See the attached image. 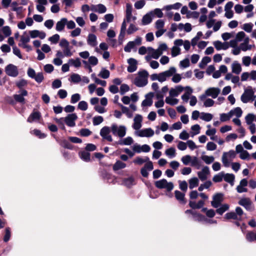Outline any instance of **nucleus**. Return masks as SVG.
<instances>
[{"instance_id":"774afa93","label":"nucleus","mask_w":256,"mask_h":256,"mask_svg":"<svg viewBox=\"0 0 256 256\" xmlns=\"http://www.w3.org/2000/svg\"><path fill=\"white\" fill-rule=\"evenodd\" d=\"M2 31L6 37L10 36L12 34L11 30L8 26H4L2 29Z\"/></svg>"},{"instance_id":"412c9836","label":"nucleus","mask_w":256,"mask_h":256,"mask_svg":"<svg viewBox=\"0 0 256 256\" xmlns=\"http://www.w3.org/2000/svg\"><path fill=\"white\" fill-rule=\"evenodd\" d=\"M186 214H190L192 215L193 218L194 220L202 221L204 220L205 218L204 216L200 214H198L196 212L191 210H188L185 212Z\"/></svg>"},{"instance_id":"aec40b11","label":"nucleus","mask_w":256,"mask_h":256,"mask_svg":"<svg viewBox=\"0 0 256 256\" xmlns=\"http://www.w3.org/2000/svg\"><path fill=\"white\" fill-rule=\"evenodd\" d=\"M154 96V94L150 92L146 96V98L144 100L142 103V106H150L152 104V98Z\"/></svg>"},{"instance_id":"7ed1b4c3","label":"nucleus","mask_w":256,"mask_h":256,"mask_svg":"<svg viewBox=\"0 0 256 256\" xmlns=\"http://www.w3.org/2000/svg\"><path fill=\"white\" fill-rule=\"evenodd\" d=\"M126 128L124 126H118L116 124H112L111 126V132L115 136L122 138L126 134Z\"/></svg>"},{"instance_id":"49530a36","label":"nucleus","mask_w":256,"mask_h":256,"mask_svg":"<svg viewBox=\"0 0 256 256\" xmlns=\"http://www.w3.org/2000/svg\"><path fill=\"white\" fill-rule=\"evenodd\" d=\"M16 86L20 89V90H24L23 88L27 86L28 82L24 79H22L17 81L16 82Z\"/></svg>"},{"instance_id":"bb28decb","label":"nucleus","mask_w":256,"mask_h":256,"mask_svg":"<svg viewBox=\"0 0 256 256\" xmlns=\"http://www.w3.org/2000/svg\"><path fill=\"white\" fill-rule=\"evenodd\" d=\"M214 45L217 50H226L228 48V45L227 43H222L219 40L216 41L214 42Z\"/></svg>"},{"instance_id":"f03ea898","label":"nucleus","mask_w":256,"mask_h":256,"mask_svg":"<svg viewBox=\"0 0 256 256\" xmlns=\"http://www.w3.org/2000/svg\"><path fill=\"white\" fill-rule=\"evenodd\" d=\"M244 212L240 207L237 206L236 208L235 212H231L226 213L224 218L226 220L232 219L236 220H242Z\"/></svg>"},{"instance_id":"ea45409f","label":"nucleus","mask_w":256,"mask_h":256,"mask_svg":"<svg viewBox=\"0 0 256 256\" xmlns=\"http://www.w3.org/2000/svg\"><path fill=\"white\" fill-rule=\"evenodd\" d=\"M68 64L73 66L76 68H79L81 66V62L79 58H76L75 60L71 58L68 60Z\"/></svg>"},{"instance_id":"423d86ee","label":"nucleus","mask_w":256,"mask_h":256,"mask_svg":"<svg viewBox=\"0 0 256 256\" xmlns=\"http://www.w3.org/2000/svg\"><path fill=\"white\" fill-rule=\"evenodd\" d=\"M6 74L12 77H16L18 74V68L13 64H9L5 68Z\"/></svg>"},{"instance_id":"9b49d317","label":"nucleus","mask_w":256,"mask_h":256,"mask_svg":"<svg viewBox=\"0 0 256 256\" xmlns=\"http://www.w3.org/2000/svg\"><path fill=\"white\" fill-rule=\"evenodd\" d=\"M19 94H15L14 95V100L18 102L25 104V98L24 96H26L28 94L27 90H21L18 92Z\"/></svg>"},{"instance_id":"c756f323","label":"nucleus","mask_w":256,"mask_h":256,"mask_svg":"<svg viewBox=\"0 0 256 256\" xmlns=\"http://www.w3.org/2000/svg\"><path fill=\"white\" fill-rule=\"evenodd\" d=\"M234 174H225L224 173V180L230 183L231 185H233L234 184Z\"/></svg>"},{"instance_id":"e2e57ef3","label":"nucleus","mask_w":256,"mask_h":256,"mask_svg":"<svg viewBox=\"0 0 256 256\" xmlns=\"http://www.w3.org/2000/svg\"><path fill=\"white\" fill-rule=\"evenodd\" d=\"M33 79H34L38 83H41L44 79L42 72H38L35 75Z\"/></svg>"},{"instance_id":"0eeeda50","label":"nucleus","mask_w":256,"mask_h":256,"mask_svg":"<svg viewBox=\"0 0 256 256\" xmlns=\"http://www.w3.org/2000/svg\"><path fill=\"white\" fill-rule=\"evenodd\" d=\"M176 72L174 67H170L168 70L160 72L161 82L166 81L167 78L172 76Z\"/></svg>"},{"instance_id":"2f4dec72","label":"nucleus","mask_w":256,"mask_h":256,"mask_svg":"<svg viewBox=\"0 0 256 256\" xmlns=\"http://www.w3.org/2000/svg\"><path fill=\"white\" fill-rule=\"evenodd\" d=\"M186 89L188 90V91L186 92L182 96V99L185 102H188L190 98V96L192 92V90L190 86H186Z\"/></svg>"},{"instance_id":"cd10ccee","label":"nucleus","mask_w":256,"mask_h":256,"mask_svg":"<svg viewBox=\"0 0 256 256\" xmlns=\"http://www.w3.org/2000/svg\"><path fill=\"white\" fill-rule=\"evenodd\" d=\"M134 142L133 139L130 136H128L125 138L120 140L118 144L122 146H130Z\"/></svg>"},{"instance_id":"4468645a","label":"nucleus","mask_w":256,"mask_h":256,"mask_svg":"<svg viewBox=\"0 0 256 256\" xmlns=\"http://www.w3.org/2000/svg\"><path fill=\"white\" fill-rule=\"evenodd\" d=\"M238 203L248 210H252L254 209L252 202L249 198H242L238 201Z\"/></svg>"},{"instance_id":"052dcab7","label":"nucleus","mask_w":256,"mask_h":256,"mask_svg":"<svg viewBox=\"0 0 256 256\" xmlns=\"http://www.w3.org/2000/svg\"><path fill=\"white\" fill-rule=\"evenodd\" d=\"M232 116V114H230V112L228 114H222L220 115V120L221 122H226Z\"/></svg>"},{"instance_id":"5fc2aeb1","label":"nucleus","mask_w":256,"mask_h":256,"mask_svg":"<svg viewBox=\"0 0 256 256\" xmlns=\"http://www.w3.org/2000/svg\"><path fill=\"white\" fill-rule=\"evenodd\" d=\"M54 120L56 122V123L58 124V125L59 126L60 128L61 129H62L63 130H66V127H65L64 124V118H54Z\"/></svg>"},{"instance_id":"4c0bfd02","label":"nucleus","mask_w":256,"mask_h":256,"mask_svg":"<svg viewBox=\"0 0 256 256\" xmlns=\"http://www.w3.org/2000/svg\"><path fill=\"white\" fill-rule=\"evenodd\" d=\"M188 182L190 189H192L198 185V179L196 177L190 178Z\"/></svg>"},{"instance_id":"09e8293b","label":"nucleus","mask_w":256,"mask_h":256,"mask_svg":"<svg viewBox=\"0 0 256 256\" xmlns=\"http://www.w3.org/2000/svg\"><path fill=\"white\" fill-rule=\"evenodd\" d=\"M135 46V43L134 41L129 42L124 48L126 52H130Z\"/></svg>"},{"instance_id":"0e129e2a","label":"nucleus","mask_w":256,"mask_h":256,"mask_svg":"<svg viewBox=\"0 0 256 256\" xmlns=\"http://www.w3.org/2000/svg\"><path fill=\"white\" fill-rule=\"evenodd\" d=\"M88 106L87 102L84 100L80 101L78 103V109H80L82 110H83V111L86 110L88 109Z\"/></svg>"},{"instance_id":"13d9d810","label":"nucleus","mask_w":256,"mask_h":256,"mask_svg":"<svg viewBox=\"0 0 256 256\" xmlns=\"http://www.w3.org/2000/svg\"><path fill=\"white\" fill-rule=\"evenodd\" d=\"M104 121V118L102 116H96L93 118L92 123L94 126H98L100 124Z\"/></svg>"},{"instance_id":"a19ab883","label":"nucleus","mask_w":256,"mask_h":256,"mask_svg":"<svg viewBox=\"0 0 256 256\" xmlns=\"http://www.w3.org/2000/svg\"><path fill=\"white\" fill-rule=\"evenodd\" d=\"M200 163V161L198 160V158L197 157L194 156L192 158L190 164L192 166H194L197 169H199L201 166Z\"/></svg>"},{"instance_id":"1a4fd4ad","label":"nucleus","mask_w":256,"mask_h":256,"mask_svg":"<svg viewBox=\"0 0 256 256\" xmlns=\"http://www.w3.org/2000/svg\"><path fill=\"white\" fill-rule=\"evenodd\" d=\"M154 132L151 128H146L135 132L136 136L140 137H151Z\"/></svg>"},{"instance_id":"680f3d73","label":"nucleus","mask_w":256,"mask_h":256,"mask_svg":"<svg viewBox=\"0 0 256 256\" xmlns=\"http://www.w3.org/2000/svg\"><path fill=\"white\" fill-rule=\"evenodd\" d=\"M80 134L82 136H88L92 134V132L89 129L85 128L80 130Z\"/></svg>"},{"instance_id":"e433bc0d","label":"nucleus","mask_w":256,"mask_h":256,"mask_svg":"<svg viewBox=\"0 0 256 256\" xmlns=\"http://www.w3.org/2000/svg\"><path fill=\"white\" fill-rule=\"evenodd\" d=\"M212 118L213 116L212 114L204 112L201 113V116H200V119L206 122L210 121L212 119Z\"/></svg>"},{"instance_id":"37998d69","label":"nucleus","mask_w":256,"mask_h":256,"mask_svg":"<svg viewBox=\"0 0 256 256\" xmlns=\"http://www.w3.org/2000/svg\"><path fill=\"white\" fill-rule=\"evenodd\" d=\"M230 112L232 116L234 115L238 118L242 116V110L240 107H237L234 110H231Z\"/></svg>"},{"instance_id":"c9c22d12","label":"nucleus","mask_w":256,"mask_h":256,"mask_svg":"<svg viewBox=\"0 0 256 256\" xmlns=\"http://www.w3.org/2000/svg\"><path fill=\"white\" fill-rule=\"evenodd\" d=\"M126 167V164L120 160H118L113 166L114 170H118Z\"/></svg>"},{"instance_id":"ddd939ff","label":"nucleus","mask_w":256,"mask_h":256,"mask_svg":"<svg viewBox=\"0 0 256 256\" xmlns=\"http://www.w3.org/2000/svg\"><path fill=\"white\" fill-rule=\"evenodd\" d=\"M154 168L153 164L152 162H148L146 163L144 166L142 167L140 170V174L142 176L147 178L148 176V171H150Z\"/></svg>"},{"instance_id":"393cba45","label":"nucleus","mask_w":256,"mask_h":256,"mask_svg":"<svg viewBox=\"0 0 256 256\" xmlns=\"http://www.w3.org/2000/svg\"><path fill=\"white\" fill-rule=\"evenodd\" d=\"M87 42L91 46H96L97 45L96 36V35L92 34H89L87 39Z\"/></svg>"},{"instance_id":"69168bd1","label":"nucleus","mask_w":256,"mask_h":256,"mask_svg":"<svg viewBox=\"0 0 256 256\" xmlns=\"http://www.w3.org/2000/svg\"><path fill=\"white\" fill-rule=\"evenodd\" d=\"M146 4V2L144 0H140L134 3V6L136 9L139 10L142 8Z\"/></svg>"},{"instance_id":"dca6fc26","label":"nucleus","mask_w":256,"mask_h":256,"mask_svg":"<svg viewBox=\"0 0 256 256\" xmlns=\"http://www.w3.org/2000/svg\"><path fill=\"white\" fill-rule=\"evenodd\" d=\"M220 92V88H210L206 90V94L208 96H211L213 98L218 97Z\"/></svg>"},{"instance_id":"5701e85b","label":"nucleus","mask_w":256,"mask_h":256,"mask_svg":"<svg viewBox=\"0 0 256 256\" xmlns=\"http://www.w3.org/2000/svg\"><path fill=\"white\" fill-rule=\"evenodd\" d=\"M66 23L67 19L66 18H62L60 21L56 22V30L58 32L63 30Z\"/></svg>"},{"instance_id":"a18cd8bd","label":"nucleus","mask_w":256,"mask_h":256,"mask_svg":"<svg viewBox=\"0 0 256 256\" xmlns=\"http://www.w3.org/2000/svg\"><path fill=\"white\" fill-rule=\"evenodd\" d=\"M246 238L249 242H256V233L253 232H248L246 236Z\"/></svg>"},{"instance_id":"3c124183","label":"nucleus","mask_w":256,"mask_h":256,"mask_svg":"<svg viewBox=\"0 0 256 256\" xmlns=\"http://www.w3.org/2000/svg\"><path fill=\"white\" fill-rule=\"evenodd\" d=\"M224 177V172H222L214 176L212 178V180L215 182H220L222 181Z\"/></svg>"},{"instance_id":"4d7b16f0","label":"nucleus","mask_w":256,"mask_h":256,"mask_svg":"<svg viewBox=\"0 0 256 256\" xmlns=\"http://www.w3.org/2000/svg\"><path fill=\"white\" fill-rule=\"evenodd\" d=\"M134 178L133 177L130 176L128 178H125L124 180V183L128 187H130L134 185Z\"/></svg>"},{"instance_id":"6ab92c4d","label":"nucleus","mask_w":256,"mask_h":256,"mask_svg":"<svg viewBox=\"0 0 256 256\" xmlns=\"http://www.w3.org/2000/svg\"><path fill=\"white\" fill-rule=\"evenodd\" d=\"M142 118L141 115L136 114L134 120V123L132 126L134 129L136 130H139L142 127Z\"/></svg>"},{"instance_id":"864d4df0","label":"nucleus","mask_w":256,"mask_h":256,"mask_svg":"<svg viewBox=\"0 0 256 256\" xmlns=\"http://www.w3.org/2000/svg\"><path fill=\"white\" fill-rule=\"evenodd\" d=\"M150 12H152V16L153 17L154 16H156L158 18H161L164 16V14L162 10L158 8H155L154 10L150 11Z\"/></svg>"},{"instance_id":"20e7f679","label":"nucleus","mask_w":256,"mask_h":256,"mask_svg":"<svg viewBox=\"0 0 256 256\" xmlns=\"http://www.w3.org/2000/svg\"><path fill=\"white\" fill-rule=\"evenodd\" d=\"M254 91L250 86L244 90V92L241 96V100L244 103H247L250 100H254L256 96L254 95Z\"/></svg>"},{"instance_id":"6e6d98bb","label":"nucleus","mask_w":256,"mask_h":256,"mask_svg":"<svg viewBox=\"0 0 256 256\" xmlns=\"http://www.w3.org/2000/svg\"><path fill=\"white\" fill-rule=\"evenodd\" d=\"M222 160L224 166L226 167H228L230 166V161L228 160V157L227 156V152H224L223 153Z\"/></svg>"},{"instance_id":"8fccbe9b","label":"nucleus","mask_w":256,"mask_h":256,"mask_svg":"<svg viewBox=\"0 0 256 256\" xmlns=\"http://www.w3.org/2000/svg\"><path fill=\"white\" fill-rule=\"evenodd\" d=\"M165 154L170 158H173L176 156V150L174 148H170L166 150Z\"/></svg>"},{"instance_id":"79ce46f5","label":"nucleus","mask_w":256,"mask_h":256,"mask_svg":"<svg viewBox=\"0 0 256 256\" xmlns=\"http://www.w3.org/2000/svg\"><path fill=\"white\" fill-rule=\"evenodd\" d=\"M110 74L109 70L104 68H102L98 76L102 78L106 79L109 78Z\"/></svg>"},{"instance_id":"58836bf2","label":"nucleus","mask_w":256,"mask_h":256,"mask_svg":"<svg viewBox=\"0 0 256 256\" xmlns=\"http://www.w3.org/2000/svg\"><path fill=\"white\" fill-rule=\"evenodd\" d=\"M211 61V58L209 56H204L202 58L201 62L199 63V66L201 68H205L206 65Z\"/></svg>"},{"instance_id":"c85d7f7f","label":"nucleus","mask_w":256,"mask_h":256,"mask_svg":"<svg viewBox=\"0 0 256 256\" xmlns=\"http://www.w3.org/2000/svg\"><path fill=\"white\" fill-rule=\"evenodd\" d=\"M150 162V158L148 156H145L144 158H141L140 156H138L135 158L133 162L135 164H137L138 165H142L144 162Z\"/></svg>"},{"instance_id":"de8ad7c7","label":"nucleus","mask_w":256,"mask_h":256,"mask_svg":"<svg viewBox=\"0 0 256 256\" xmlns=\"http://www.w3.org/2000/svg\"><path fill=\"white\" fill-rule=\"evenodd\" d=\"M182 6V4L180 2H176L174 4L168 5L165 6L164 9L166 10H170L172 9L178 10Z\"/></svg>"},{"instance_id":"72a5a7b5","label":"nucleus","mask_w":256,"mask_h":256,"mask_svg":"<svg viewBox=\"0 0 256 256\" xmlns=\"http://www.w3.org/2000/svg\"><path fill=\"white\" fill-rule=\"evenodd\" d=\"M232 70L233 72L236 74H239L242 71V68L240 64L237 62H234L232 65Z\"/></svg>"},{"instance_id":"f257e3e1","label":"nucleus","mask_w":256,"mask_h":256,"mask_svg":"<svg viewBox=\"0 0 256 256\" xmlns=\"http://www.w3.org/2000/svg\"><path fill=\"white\" fill-rule=\"evenodd\" d=\"M148 73L146 70H140L138 72V76L135 78L133 82L138 87H144L148 83Z\"/></svg>"},{"instance_id":"a211bd4d","label":"nucleus","mask_w":256,"mask_h":256,"mask_svg":"<svg viewBox=\"0 0 256 256\" xmlns=\"http://www.w3.org/2000/svg\"><path fill=\"white\" fill-rule=\"evenodd\" d=\"M41 118V114L38 111H36L34 110L32 112L30 115L27 119V122L30 123L34 121L39 120Z\"/></svg>"},{"instance_id":"338daca9","label":"nucleus","mask_w":256,"mask_h":256,"mask_svg":"<svg viewBox=\"0 0 256 256\" xmlns=\"http://www.w3.org/2000/svg\"><path fill=\"white\" fill-rule=\"evenodd\" d=\"M70 78L72 82L74 83H78L82 80L80 76L76 74H74L71 75Z\"/></svg>"},{"instance_id":"f3484780","label":"nucleus","mask_w":256,"mask_h":256,"mask_svg":"<svg viewBox=\"0 0 256 256\" xmlns=\"http://www.w3.org/2000/svg\"><path fill=\"white\" fill-rule=\"evenodd\" d=\"M210 174V170L208 166H204L201 171L198 172V176L199 178L202 181L206 180L208 178V176Z\"/></svg>"},{"instance_id":"473e14b6","label":"nucleus","mask_w":256,"mask_h":256,"mask_svg":"<svg viewBox=\"0 0 256 256\" xmlns=\"http://www.w3.org/2000/svg\"><path fill=\"white\" fill-rule=\"evenodd\" d=\"M229 205L228 204H223L220 206L219 208H217L216 210V212L222 215L225 212L228 210L229 209Z\"/></svg>"},{"instance_id":"b1692460","label":"nucleus","mask_w":256,"mask_h":256,"mask_svg":"<svg viewBox=\"0 0 256 256\" xmlns=\"http://www.w3.org/2000/svg\"><path fill=\"white\" fill-rule=\"evenodd\" d=\"M153 16H152V12H149L144 15L142 20V25H147L150 24L152 20Z\"/></svg>"},{"instance_id":"7c9ffc66","label":"nucleus","mask_w":256,"mask_h":256,"mask_svg":"<svg viewBox=\"0 0 256 256\" xmlns=\"http://www.w3.org/2000/svg\"><path fill=\"white\" fill-rule=\"evenodd\" d=\"M80 157L85 162H89L90 160V154L87 151H82L79 153Z\"/></svg>"},{"instance_id":"2eb2a0df","label":"nucleus","mask_w":256,"mask_h":256,"mask_svg":"<svg viewBox=\"0 0 256 256\" xmlns=\"http://www.w3.org/2000/svg\"><path fill=\"white\" fill-rule=\"evenodd\" d=\"M128 64L127 68L128 72H133L137 70L138 62L134 58H130L128 60Z\"/></svg>"},{"instance_id":"6e6552de","label":"nucleus","mask_w":256,"mask_h":256,"mask_svg":"<svg viewBox=\"0 0 256 256\" xmlns=\"http://www.w3.org/2000/svg\"><path fill=\"white\" fill-rule=\"evenodd\" d=\"M224 194L221 193H217L212 197V200L211 202L212 206L214 208H218L223 201Z\"/></svg>"},{"instance_id":"39448f33","label":"nucleus","mask_w":256,"mask_h":256,"mask_svg":"<svg viewBox=\"0 0 256 256\" xmlns=\"http://www.w3.org/2000/svg\"><path fill=\"white\" fill-rule=\"evenodd\" d=\"M154 184L156 188L159 189H166L168 192L172 191L174 187L172 182H168L166 179L163 178L155 182Z\"/></svg>"},{"instance_id":"bf43d9fd","label":"nucleus","mask_w":256,"mask_h":256,"mask_svg":"<svg viewBox=\"0 0 256 256\" xmlns=\"http://www.w3.org/2000/svg\"><path fill=\"white\" fill-rule=\"evenodd\" d=\"M192 157L190 155H186L182 156L181 160L184 165H188L190 162L191 163Z\"/></svg>"},{"instance_id":"f8f14e48","label":"nucleus","mask_w":256,"mask_h":256,"mask_svg":"<svg viewBox=\"0 0 256 256\" xmlns=\"http://www.w3.org/2000/svg\"><path fill=\"white\" fill-rule=\"evenodd\" d=\"M78 118L77 115L74 114H68L64 119V122L70 127H74L76 126L75 120Z\"/></svg>"},{"instance_id":"9d476101","label":"nucleus","mask_w":256,"mask_h":256,"mask_svg":"<svg viewBox=\"0 0 256 256\" xmlns=\"http://www.w3.org/2000/svg\"><path fill=\"white\" fill-rule=\"evenodd\" d=\"M111 131V128L105 126L103 127L100 131V135L108 141L111 142L112 141V136L110 134Z\"/></svg>"},{"instance_id":"4be33fe9","label":"nucleus","mask_w":256,"mask_h":256,"mask_svg":"<svg viewBox=\"0 0 256 256\" xmlns=\"http://www.w3.org/2000/svg\"><path fill=\"white\" fill-rule=\"evenodd\" d=\"M174 194L176 198L180 202V203L183 204H186V201L184 198V193L180 191L176 190L174 191Z\"/></svg>"},{"instance_id":"603ef678","label":"nucleus","mask_w":256,"mask_h":256,"mask_svg":"<svg viewBox=\"0 0 256 256\" xmlns=\"http://www.w3.org/2000/svg\"><path fill=\"white\" fill-rule=\"evenodd\" d=\"M201 158L202 160H204L206 164H210L212 163L214 160V158L213 156H208L204 155L202 156Z\"/></svg>"},{"instance_id":"f704fd0d","label":"nucleus","mask_w":256,"mask_h":256,"mask_svg":"<svg viewBox=\"0 0 256 256\" xmlns=\"http://www.w3.org/2000/svg\"><path fill=\"white\" fill-rule=\"evenodd\" d=\"M118 106L121 108L123 114H126L128 118H132V113L130 111V110L128 107L124 106L121 104H118Z\"/></svg>"},{"instance_id":"c03bdc74","label":"nucleus","mask_w":256,"mask_h":256,"mask_svg":"<svg viewBox=\"0 0 256 256\" xmlns=\"http://www.w3.org/2000/svg\"><path fill=\"white\" fill-rule=\"evenodd\" d=\"M165 102L166 104L171 106L176 104L178 102V100L175 98H172V96H168L166 98Z\"/></svg>"},{"instance_id":"a878e982","label":"nucleus","mask_w":256,"mask_h":256,"mask_svg":"<svg viewBox=\"0 0 256 256\" xmlns=\"http://www.w3.org/2000/svg\"><path fill=\"white\" fill-rule=\"evenodd\" d=\"M38 4L36 5V9L40 12H43L45 10V7L48 4L47 0H37Z\"/></svg>"}]
</instances>
